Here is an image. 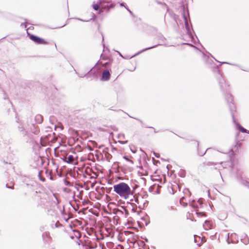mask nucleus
<instances>
[{
	"instance_id": "obj_1",
	"label": "nucleus",
	"mask_w": 249,
	"mask_h": 249,
	"mask_svg": "<svg viewBox=\"0 0 249 249\" xmlns=\"http://www.w3.org/2000/svg\"><path fill=\"white\" fill-rule=\"evenodd\" d=\"M138 186L136 185L131 190L129 186L125 182H120L113 185L114 191L120 197L124 199H128L129 196H132L135 198L136 195H134L135 189Z\"/></svg>"
},
{
	"instance_id": "obj_2",
	"label": "nucleus",
	"mask_w": 249,
	"mask_h": 249,
	"mask_svg": "<svg viewBox=\"0 0 249 249\" xmlns=\"http://www.w3.org/2000/svg\"><path fill=\"white\" fill-rule=\"evenodd\" d=\"M210 55H211V57H212L216 61L220 63V65L214 67V69H215L217 71L216 77L217 80L218 81V84L219 85L220 88L221 89V90L222 92L225 93V92H227V89L228 86L226 83L225 80L223 78L222 75L220 74L219 68V67L221 66V65L222 64H225V63H227L225 62H219V61H217L211 54H210Z\"/></svg>"
},
{
	"instance_id": "obj_3",
	"label": "nucleus",
	"mask_w": 249,
	"mask_h": 249,
	"mask_svg": "<svg viewBox=\"0 0 249 249\" xmlns=\"http://www.w3.org/2000/svg\"><path fill=\"white\" fill-rule=\"evenodd\" d=\"M225 98L229 106L232 120L235 122L234 113L236 112V107L233 102V97L231 94L225 93Z\"/></svg>"
},
{
	"instance_id": "obj_4",
	"label": "nucleus",
	"mask_w": 249,
	"mask_h": 249,
	"mask_svg": "<svg viewBox=\"0 0 249 249\" xmlns=\"http://www.w3.org/2000/svg\"><path fill=\"white\" fill-rule=\"evenodd\" d=\"M100 5L99 14L102 13L104 11L108 12L110 8H113L115 6L111 1H106L105 0H100Z\"/></svg>"
},
{
	"instance_id": "obj_5",
	"label": "nucleus",
	"mask_w": 249,
	"mask_h": 249,
	"mask_svg": "<svg viewBox=\"0 0 249 249\" xmlns=\"http://www.w3.org/2000/svg\"><path fill=\"white\" fill-rule=\"evenodd\" d=\"M236 177L240 183L249 189V180L244 179L242 177L241 172L238 170L236 173Z\"/></svg>"
},
{
	"instance_id": "obj_6",
	"label": "nucleus",
	"mask_w": 249,
	"mask_h": 249,
	"mask_svg": "<svg viewBox=\"0 0 249 249\" xmlns=\"http://www.w3.org/2000/svg\"><path fill=\"white\" fill-rule=\"evenodd\" d=\"M29 38L37 44H47L48 42L44 39L34 35H29Z\"/></svg>"
},
{
	"instance_id": "obj_7",
	"label": "nucleus",
	"mask_w": 249,
	"mask_h": 249,
	"mask_svg": "<svg viewBox=\"0 0 249 249\" xmlns=\"http://www.w3.org/2000/svg\"><path fill=\"white\" fill-rule=\"evenodd\" d=\"M110 73L108 69H105L102 73L101 80L103 81H107L109 80L110 78Z\"/></svg>"
},
{
	"instance_id": "obj_8",
	"label": "nucleus",
	"mask_w": 249,
	"mask_h": 249,
	"mask_svg": "<svg viewBox=\"0 0 249 249\" xmlns=\"http://www.w3.org/2000/svg\"><path fill=\"white\" fill-rule=\"evenodd\" d=\"M18 129L19 132L20 133L21 135L23 137H24L26 140H27L29 138V133L27 130H25V129L23 126H21L20 125H18Z\"/></svg>"
},
{
	"instance_id": "obj_9",
	"label": "nucleus",
	"mask_w": 249,
	"mask_h": 249,
	"mask_svg": "<svg viewBox=\"0 0 249 249\" xmlns=\"http://www.w3.org/2000/svg\"><path fill=\"white\" fill-rule=\"evenodd\" d=\"M157 38L159 40V43L155 45V46H156L154 48L159 45H163L164 43L165 40H166V38L163 36V35L160 33H159L157 34Z\"/></svg>"
},
{
	"instance_id": "obj_10",
	"label": "nucleus",
	"mask_w": 249,
	"mask_h": 249,
	"mask_svg": "<svg viewBox=\"0 0 249 249\" xmlns=\"http://www.w3.org/2000/svg\"><path fill=\"white\" fill-rule=\"evenodd\" d=\"M203 227L204 230L207 231L213 229V225L211 221L206 220L205 221L203 225Z\"/></svg>"
},
{
	"instance_id": "obj_11",
	"label": "nucleus",
	"mask_w": 249,
	"mask_h": 249,
	"mask_svg": "<svg viewBox=\"0 0 249 249\" xmlns=\"http://www.w3.org/2000/svg\"><path fill=\"white\" fill-rule=\"evenodd\" d=\"M156 46H153L152 47H148V48H145L141 51H140V52H139L138 53H136L135 54L131 56H124L123 57V58H124V59H130L139 54H140L141 53H142V52H144L147 50H150L151 49H152V48H154V47H155Z\"/></svg>"
},
{
	"instance_id": "obj_12",
	"label": "nucleus",
	"mask_w": 249,
	"mask_h": 249,
	"mask_svg": "<svg viewBox=\"0 0 249 249\" xmlns=\"http://www.w3.org/2000/svg\"><path fill=\"white\" fill-rule=\"evenodd\" d=\"M241 241L245 245H247L249 244V237L248 235L243 233L241 236Z\"/></svg>"
},
{
	"instance_id": "obj_13",
	"label": "nucleus",
	"mask_w": 249,
	"mask_h": 249,
	"mask_svg": "<svg viewBox=\"0 0 249 249\" xmlns=\"http://www.w3.org/2000/svg\"><path fill=\"white\" fill-rule=\"evenodd\" d=\"M233 123L236 125V128L240 131H241L242 133H246L248 132V130L244 128L242 126H241L239 123H238L236 120L235 119V122L233 120Z\"/></svg>"
},
{
	"instance_id": "obj_14",
	"label": "nucleus",
	"mask_w": 249,
	"mask_h": 249,
	"mask_svg": "<svg viewBox=\"0 0 249 249\" xmlns=\"http://www.w3.org/2000/svg\"><path fill=\"white\" fill-rule=\"evenodd\" d=\"M43 120V116L40 114H37L35 117V121L37 124H41Z\"/></svg>"
},
{
	"instance_id": "obj_15",
	"label": "nucleus",
	"mask_w": 249,
	"mask_h": 249,
	"mask_svg": "<svg viewBox=\"0 0 249 249\" xmlns=\"http://www.w3.org/2000/svg\"><path fill=\"white\" fill-rule=\"evenodd\" d=\"M183 18H184V22H185V28H186V30H187L188 33H189V32H190L189 25V23L187 20V17L185 15L184 13L183 14Z\"/></svg>"
},
{
	"instance_id": "obj_16",
	"label": "nucleus",
	"mask_w": 249,
	"mask_h": 249,
	"mask_svg": "<svg viewBox=\"0 0 249 249\" xmlns=\"http://www.w3.org/2000/svg\"><path fill=\"white\" fill-rule=\"evenodd\" d=\"M31 131L32 132V133L34 134L35 135H38L39 133L38 130L33 124L31 125Z\"/></svg>"
},
{
	"instance_id": "obj_17",
	"label": "nucleus",
	"mask_w": 249,
	"mask_h": 249,
	"mask_svg": "<svg viewBox=\"0 0 249 249\" xmlns=\"http://www.w3.org/2000/svg\"><path fill=\"white\" fill-rule=\"evenodd\" d=\"M128 116H129V117L133 118H134V119H136V120H137L139 121V122L142 124V127H146V128H150L154 129V128L153 127L149 126H148V125H146L145 124H144L143 123V122L141 120H140V119H138V118H137L133 117H132V116H130V115H128Z\"/></svg>"
},
{
	"instance_id": "obj_18",
	"label": "nucleus",
	"mask_w": 249,
	"mask_h": 249,
	"mask_svg": "<svg viewBox=\"0 0 249 249\" xmlns=\"http://www.w3.org/2000/svg\"><path fill=\"white\" fill-rule=\"evenodd\" d=\"M203 59L206 64H211L213 62V61L209 58V56H203Z\"/></svg>"
},
{
	"instance_id": "obj_19",
	"label": "nucleus",
	"mask_w": 249,
	"mask_h": 249,
	"mask_svg": "<svg viewBox=\"0 0 249 249\" xmlns=\"http://www.w3.org/2000/svg\"><path fill=\"white\" fill-rule=\"evenodd\" d=\"M100 1L99 2H98L97 3H93L92 4V7L94 9V10H95L96 11H98L99 12V9H100Z\"/></svg>"
},
{
	"instance_id": "obj_20",
	"label": "nucleus",
	"mask_w": 249,
	"mask_h": 249,
	"mask_svg": "<svg viewBox=\"0 0 249 249\" xmlns=\"http://www.w3.org/2000/svg\"><path fill=\"white\" fill-rule=\"evenodd\" d=\"M196 214L198 217H206L207 214L205 212H199L197 210L196 211Z\"/></svg>"
},
{
	"instance_id": "obj_21",
	"label": "nucleus",
	"mask_w": 249,
	"mask_h": 249,
	"mask_svg": "<svg viewBox=\"0 0 249 249\" xmlns=\"http://www.w3.org/2000/svg\"><path fill=\"white\" fill-rule=\"evenodd\" d=\"M178 174L179 177L181 178H184L185 177L186 175V171H185V170L180 169Z\"/></svg>"
},
{
	"instance_id": "obj_22",
	"label": "nucleus",
	"mask_w": 249,
	"mask_h": 249,
	"mask_svg": "<svg viewBox=\"0 0 249 249\" xmlns=\"http://www.w3.org/2000/svg\"><path fill=\"white\" fill-rule=\"evenodd\" d=\"M42 237L44 240H46V241H47V239H46L45 238H46L47 239H49L50 238L49 233L47 232H43L42 233Z\"/></svg>"
},
{
	"instance_id": "obj_23",
	"label": "nucleus",
	"mask_w": 249,
	"mask_h": 249,
	"mask_svg": "<svg viewBox=\"0 0 249 249\" xmlns=\"http://www.w3.org/2000/svg\"><path fill=\"white\" fill-rule=\"evenodd\" d=\"M42 171H40L38 172V176L40 179V180L43 182L45 181V178L43 177H42L41 176V174H42Z\"/></svg>"
},
{
	"instance_id": "obj_24",
	"label": "nucleus",
	"mask_w": 249,
	"mask_h": 249,
	"mask_svg": "<svg viewBox=\"0 0 249 249\" xmlns=\"http://www.w3.org/2000/svg\"><path fill=\"white\" fill-rule=\"evenodd\" d=\"M210 148H207L206 149V150L204 152H202L200 149L199 148H198V154L199 156H203L204 154H205V153H206L207 151H208L209 150Z\"/></svg>"
},
{
	"instance_id": "obj_25",
	"label": "nucleus",
	"mask_w": 249,
	"mask_h": 249,
	"mask_svg": "<svg viewBox=\"0 0 249 249\" xmlns=\"http://www.w3.org/2000/svg\"><path fill=\"white\" fill-rule=\"evenodd\" d=\"M93 68H92V69H91L86 74H79V73H77V74H78V75L80 77H85L86 75H87L88 74H89V72H90V71H92V69Z\"/></svg>"
},
{
	"instance_id": "obj_26",
	"label": "nucleus",
	"mask_w": 249,
	"mask_h": 249,
	"mask_svg": "<svg viewBox=\"0 0 249 249\" xmlns=\"http://www.w3.org/2000/svg\"><path fill=\"white\" fill-rule=\"evenodd\" d=\"M112 62V60H109V61L108 62H106L105 63H104L103 66H104V67H107L108 65H109L110 64H111Z\"/></svg>"
},
{
	"instance_id": "obj_27",
	"label": "nucleus",
	"mask_w": 249,
	"mask_h": 249,
	"mask_svg": "<svg viewBox=\"0 0 249 249\" xmlns=\"http://www.w3.org/2000/svg\"><path fill=\"white\" fill-rule=\"evenodd\" d=\"M195 201H193L192 202V203H191V205L192 206V207L195 208V209H196V208H198V206L197 204H195Z\"/></svg>"
},
{
	"instance_id": "obj_28",
	"label": "nucleus",
	"mask_w": 249,
	"mask_h": 249,
	"mask_svg": "<svg viewBox=\"0 0 249 249\" xmlns=\"http://www.w3.org/2000/svg\"><path fill=\"white\" fill-rule=\"evenodd\" d=\"M197 203L199 204V206L201 207H202V205L203 204V199L202 198H199L198 201Z\"/></svg>"
},
{
	"instance_id": "obj_29",
	"label": "nucleus",
	"mask_w": 249,
	"mask_h": 249,
	"mask_svg": "<svg viewBox=\"0 0 249 249\" xmlns=\"http://www.w3.org/2000/svg\"><path fill=\"white\" fill-rule=\"evenodd\" d=\"M171 189V191L172 192H171V191L170 190V189H169V191L170 192V193L172 194H174L175 193V191H174V187H173V186L172 185L170 187ZM168 188H169V186H168Z\"/></svg>"
},
{
	"instance_id": "obj_30",
	"label": "nucleus",
	"mask_w": 249,
	"mask_h": 249,
	"mask_svg": "<svg viewBox=\"0 0 249 249\" xmlns=\"http://www.w3.org/2000/svg\"><path fill=\"white\" fill-rule=\"evenodd\" d=\"M228 237L227 239V242L228 244L233 243V242L230 239L229 233L228 234Z\"/></svg>"
},
{
	"instance_id": "obj_31",
	"label": "nucleus",
	"mask_w": 249,
	"mask_h": 249,
	"mask_svg": "<svg viewBox=\"0 0 249 249\" xmlns=\"http://www.w3.org/2000/svg\"><path fill=\"white\" fill-rule=\"evenodd\" d=\"M105 156H106V157L108 161H109L110 159V158H111V157H112V156H111V155L110 154H108V153H107V154H106L105 155Z\"/></svg>"
},
{
	"instance_id": "obj_32",
	"label": "nucleus",
	"mask_w": 249,
	"mask_h": 249,
	"mask_svg": "<svg viewBox=\"0 0 249 249\" xmlns=\"http://www.w3.org/2000/svg\"><path fill=\"white\" fill-rule=\"evenodd\" d=\"M62 225L61 224H60L59 221H57L56 223L55 224V228H58L59 227H62Z\"/></svg>"
},
{
	"instance_id": "obj_33",
	"label": "nucleus",
	"mask_w": 249,
	"mask_h": 249,
	"mask_svg": "<svg viewBox=\"0 0 249 249\" xmlns=\"http://www.w3.org/2000/svg\"><path fill=\"white\" fill-rule=\"evenodd\" d=\"M124 159H125V160H126L127 161H129V162H131V163H132V164L133 163V160H129V159L127 157V156H124Z\"/></svg>"
},
{
	"instance_id": "obj_34",
	"label": "nucleus",
	"mask_w": 249,
	"mask_h": 249,
	"mask_svg": "<svg viewBox=\"0 0 249 249\" xmlns=\"http://www.w3.org/2000/svg\"><path fill=\"white\" fill-rule=\"evenodd\" d=\"M121 208L124 210V211H125V214L126 215L129 214L128 211L125 209V208L124 206H122Z\"/></svg>"
},
{
	"instance_id": "obj_35",
	"label": "nucleus",
	"mask_w": 249,
	"mask_h": 249,
	"mask_svg": "<svg viewBox=\"0 0 249 249\" xmlns=\"http://www.w3.org/2000/svg\"><path fill=\"white\" fill-rule=\"evenodd\" d=\"M183 193L185 194H187V193H189V194H190V192L188 189H185L183 191Z\"/></svg>"
},
{
	"instance_id": "obj_36",
	"label": "nucleus",
	"mask_w": 249,
	"mask_h": 249,
	"mask_svg": "<svg viewBox=\"0 0 249 249\" xmlns=\"http://www.w3.org/2000/svg\"><path fill=\"white\" fill-rule=\"evenodd\" d=\"M120 5L122 7H124L125 8L127 7L126 6V4L124 2H122V3H120Z\"/></svg>"
},
{
	"instance_id": "obj_37",
	"label": "nucleus",
	"mask_w": 249,
	"mask_h": 249,
	"mask_svg": "<svg viewBox=\"0 0 249 249\" xmlns=\"http://www.w3.org/2000/svg\"><path fill=\"white\" fill-rule=\"evenodd\" d=\"M125 9L129 12V13L131 15H133V12L127 7H125Z\"/></svg>"
},
{
	"instance_id": "obj_38",
	"label": "nucleus",
	"mask_w": 249,
	"mask_h": 249,
	"mask_svg": "<svg viewBox=\"0 0 249 249\" xmlns=\"http://www.w3.org/2000/svg\"><path fill=\"white\" fill-rule=\"evenodd\" d=\"M118 142L121 144H125L127 142V141H119Z\"/></svg>"
},
{
	"instance_id": "obj_39",
	"label": "nucleus",
	"mask_w": 249,
	"mask_h": 249,
	"mask_svg": "<svg viewBox=\"0 0 249 249\" xmlns=\"http://www.w3.org/2000/svg\"><path fill=\"white\" fill-rule=\"evenodd\" d=\"M48 174H49V175L50 176V179L51 180H53V179H54V178H53V176H52V175H51V173L50 172H49V173H48Z\"/></svg>"
},
{
	"instance_id": "obj_40",
	"label": "nucleus",
	"mask_w": 249,
	"mask_h": 249,
	"mask_svg": "<svg viewBox=\"0 0 249 249\" xmlns=\"http://www.w3.org/2000/svg\"><path fill=\"white\" fill-rule=\"evenodd\" d=\"M154 156L157 158H159L160 157V154H158V153H155V152H154Z\"/></svg>"
},
{
	"instance_id": "obj_41",
	"label": "nucleus",
	"mask_w": 249,
	"mask_h": 249,
	"mask_svg": "<svg viewBox=\"0 0 249 249\" xmlns=\"http://www.w3.org/2000/svg\"><path fill=\"white\" fill-rule=\"evenodd\" d=\"M77 19H78V20H81V21H86V22H88V21H90V20H91L92 19V18H90V19L89 20H83V19H81L79 18H77Z\"/></svg>"
},
{
	"instance_id": "obj_42",
	"label": "nucleus",
	"mask_w": 249,
	"mask_h": 249,
	"mask_svg": "<svg viewBox=\"0 0 249 249\" xmlns=\"http://www.w3.org/2000/svg\"><path fill=\"white\" fill-rule=\"evenodd\" d=\"M25 185L27 187H30L33 186V185L32 184H30L29 183H26Z\"/></svg>"
},
{
	"instance_id": "obj_43",
	"label": "nucleus",
	"mask_w": 249,
	"mask_h": 249,
	"mask_svg": "<svg viewBox=\"0 0 249 249\" xmlns=\"http://www.w3.org/2000/svg\"><path fill=\"white\" fill-rule=\"evenodd\" d=\"M102 37H103V39H102V44H103V46L104 47V48L105 47V44L104 43V36H103L102 35Z\"/></svg>"
},
{
	"instance_id": "obj_44",
	"label": "nucleus",
	"mask_w": 249,
	"mask_h": 249,
	"mask_svg": "<svg viewBox=\"0 0 249 249\" xmlns=\"http://www.w3.org/2000/svg\"><path fill=\"white\" fill-rule=\"evenodd\" d=\"M101 57H102V59H103V60H107V58H106L105 56H103L102 54H101Z\"/></svg>"
},
{
	"instance_id": "obj_45",
	"label": "nucleus",
	"mask_w": 249,
	"mask_h": 249,
	"mask_svg": "<svg viewBox=\"0 0 249 249\" xmlns=\"http://www.w3.org/2000/svg\"><path fill=\"white\" fill-rule=\"evenodd\" d=\"M6 186L7 188H11V189H13V186L12 187H10V186H9L7 184H6Z\"/></svg>"
},
{
	"instance_id": "obj_46",
	"label": "nucleus",
	"mask_w": 249,
	"mask_h": 249,
	"mask_svg": "<svg viewBox=\"0 0 249 249\" xmlns=\"http://www.w3.org/2000/svg\"><path fill=\"white\" fill-rule=\"evenodd\" d=\"M73 158V156L72 155H70L69 156V160H71Z\"/></svg>"
},
{
	"instance_id": "obj_47",
	"label": "nucleus",
	"mask_w": 249,
	"mask_h": 249,
	"mask_svg": "<svg viewBox=\"0 0 249 249\" xmlns=\"http://www.w3.org/2000/svg\"><path fill=\"white\" fill-rule=\"evenodd\" d=\"M40 230L41 231H43L44 230V228L43 227H40Z\"/></svg>"
},
{
	"instance_id": "obj_48",
	"label": "nucleus",
	"mask_w": 249,
	"mask_h": 249,
	"mask_svg": "<svg viewBox=\"0 0 249 249\" xmlns=\"http://www.w3.org/2000/svg\"><path fill=\"white\" fill-rule=\"evenodd\" d=\"M118 213H123V212L122 211L120 210H118Z\"/></svg>"
},
{
	"instance_id": "obj_49",
	"label": "nucleus",
	"mask_w": 249,
	"mask_h": 249,
	"mask_svg": "<svg viewBox=\"0 0 249 249\" xmlns=\"http://www.w3.org/2000/svg\"><path fill=\"white\" fill-rule=\"evenodd\" d=\"M89 149L90 151H92L93 150V149L91 147H90V146L89 147Z\"/></svg>"
},
{
	"instance_id": "obj_50",
	"label": "nucleus",
	"mask_w": 249,
	"mask_h": 249,
	"mask_svg": "<svg viewBox=\"0 0 249 249\" xmlns=\"http://www.w3.org/2000/svg\"><path fill=\"white\" fill-rule=\"evenodd\" d=\"M135 69H136L135 68H134L133 69V68H131V70H129V71H134L135 70Z\"/></svg>"
},
{
	"instance_id": "obj_51",
	"label": "nucleus",
	"mask_w": 249,
	"mask_h": 249,
	"mask_svg": "<svg viewBox=\"0 0 249 249\" xmlns=\"http://www.w3.org/2000/svg\"><path fill=\"white\" fill-rule=\"evenodd\" d=\"M135 69H136L135 68H134L133 69V68H131V70H129V71H134L135 70Z\"/></svg>"
},
{
	"instance_id": "obj_52",
	"label": "nucleus",
	"mask_w": 249,
	"mask_h": 249,
	"mask_svg": "<svg viewBox=\"0 0 249 249\" xmlns=\"http://www.w3.org/2000/svg\"><path fill=\"white\" fill-rule=\"evenodd\" d=\"M118 53H119L120 56L123 58L124 56H123L122 54L120 52H118Z\"/></svg>"
},
{
	"instance_id": "obj_53",
	"label": "nucleus",
	"mask_w": 249,
	"mask_h": 249,
	"mask_svg": "<svg viewBox=\"0 0 249 249\" xmlns=\"http://www.w3.org/2000/svg\"><path fill=\"white\" fill-rule=\"evenodd\" d=\"M149 221H148V222H145V225H146V226H147V225L149 224Z\"/></svg>"
},
{
	"instance_id": "obj_54",
	"label": "nucleus",
	"mask_w": 249,
	"mask_h": 249,
	"mask_svg": "<svg viewBox=\"0 0 249 249\" xmlns=\"http://www.w3.org/2000/svg\"><path fill=\"white\" fill-rule=\"evenodd\" d=\"M131 151H132L133 153H135L136 152V151H134V150H132V149H131Z\"/></svg>"
},
{
	"instance_id": "obj_55",
	"label": "nucleus",
	"mask_w": 249,
	"mask_h": 249,
	"mask_svg": "<svg viewBox=\"0 0 249 249\" xmlns=\"http://www.w3.org/2000/svg\"><path fill=\"white\" fill-rule=\"evenodd\" d=\"M154 132H155V133H157V132H159V131H157V130H156L155 128H154Z\"/></svg>"
},
{
	"instance_id": "obj_56",
	"label": "nucleus",
	"mask_w": 249,
	"mask_h": 249,
	"mask_svg": "<svg viewBox=\"0 0 249 249\" xmlns=\"http://www.w3.org/2000/svg\"><path fill=\"white\" fill-rule=\"evenodd\" d=\"M55 198H56V199L57 200V203H59V200H58V198L57 197H55Z\"/></svg>"
},
{
	"instance_id": "obj_57",
	"label": "nucleus",
	"mask_w": 249,
	"mask_h": 249,
	"mask_svg": "<svg viewBox=\"0 0 249 249\" xmlns=\"http://www.w3.org/2000/svg\"><path fill=\"white\" fill-rule=\"evenodd\" d=\"M117 111H123L121 109H119L118 110H116Z\"/></svg>"
},
{
	"instance_id": "obj_58",
	"label": "nucleus",
	"mask_w": 249,
	"mask_h": 249,
	"mask_svg": "<svg viewBox=\"0 0 249 249\" xmlns=\"http://www.w3.org/2000/svg\"><path fill=\"white\" fill-rule=\"evenodd\" d=\"M25 25V28H26V27H27V23H25V25Z\"/></svg>"
},
{
	"instance_id": "obj_59",
	"label": "nucleus",
	"mask_w": 249,
	"mask_h": 249,
	"mask_svg": "<svg viewBox=\"0 0 249 249\" xmlns=\"http://www.w3.org/2000/svg\"><path fill=\"white\" fill-rule=\"evenodd\" d=\"M183 206H184V207H186V206H187V204H184Z\"/></svg>"
},
{
	"instance_id": "obj_60",
	"label": "nucleus",
	"mask_w": 249,
	"mask_h": 249,
	"mask_svg": "<svg viewBox=\"0 0 249 249\" xmlns=\"http://www.w3.org/2000/svg\"><path fill=\"white\" fill-rule=\"evenodd\" d=\"M65 25H66V24H64V25H63V26H60V28L62 27H64V26H65Z\"/></svg>"
},
{
	"instance_id": "obj_61",
	"label": "nucleus",
	"mask_w": 249,
	"mask_h": 249,
	"mask_svg": "<svg viewBox=\"0 0 249 249\" xmlns=\"http://www.w3.org/2000/svg\"><path fill=\"white\" fill-rule=\"evenodd\" d=\"M107 193H110V191H107Z\"/></svg>"
},
{
	"instance_id": "obj_62",
	"label": "nucleus",
	"mask_w": 249,
	"mask_h": 249,
	"mask_svg": "<svg viewBox=\"0 0 249 249\" xmlns=\"http://www.w3.org/2000/svg\"><path fill=\"white\" fill-rule=\"evenodd\" d=\"M96 247V246H95V247H91V248H95Z\"/></svg>"
},
{
	"instance_id": "obj_63",
	"label": "nucleus",
	"mask_w": 249,
	"mask_h": 249,
	"mask_svg": "<svg viewBox=\"0 0 249 249\" xmlns=\"http://www.w3.org/2000/svg\"><path fill=\"white\" fill-rule=\"evenodd\" d=\"M7 99V98H6V97H4V99H5H5Z\"/></svg>"
},
{
	"instance_id": "obj_64",
	"label": "nucleus",
	"mask_w": 249,
	"mask_h": 249,
	"mask_svg": "<svg viewBox=\"0 0 249 249\" xmlns=\"http://www.w3.org/2000/svg\"><path fill=\"white\" fill-rule=\"evenodd\" d=\"M247 133H249V130H248V132H246Z\"/></svg>"
}]
</instances>
